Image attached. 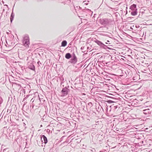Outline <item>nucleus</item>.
Segmentation results:
<instances>
[{
    "label": "nucleus",
    "instance_id": "obj_1",
    "mask_svg": "<svg viewBox=\"0 0 152 152\" xmlns=\"http://www.w3.org/2000/svg\"><path fill=\"white\" fill-rule=\"evenodd\" d=\"M23 43L26 48L29 47L30 42L28 36L27 34L25 35L23 39Z\"/></svg>",
    "mask_w": 152,
    "mask_h": 152
},
{
    "label": "nucleus",
    "instance_id": "obj_2",
    "mask_svg": "<svg viewBox=\"0 0 152 152\" xmlns=\"http://www.w3.org/2000/svg\"><path fill=\"white\" fill-rule=\"evenodd\" d=\"M131 10L130 11L131 14L133 16H135L137 14V9L136 8V5L133 4L130 7Z\"/></svg>",
    "mask_w": 152,
    "mask_h": 152
},
{
    "label": "nucleus",
    "instance_id": "obj_3",
    "mask_svg": "<svg viewBox=\"0 0 152 152\" xmlns=\"http://www.w3.org/2000/svg\"><path fill=\"white\" fill-rule=\"evenodd\" d=\"M95 42L98 45L100 46L101 48H102L105 49H107V48H108L109 49H110V48H108L107 46L103 44L102 42L100 41L96 40L95 41Z\"/></svg>",
    "mask_w": 152,
    "mask_h": 152
},
{
    "label": "nucleus",
    "instance_id": "obj_4",
    "mask_svg": "<svg viewBox=\"0 0 152 152\" xmlns=\"http://www.w3.org/2000/svg\"><path fill=\"white\" fill-rule=\"evenodd\" d=\"M103 24L108 25H111L112 24L113 21L112 19L108 18H105L103 19Z\"/></svg>",
    "mask_w": 152,
    "mask_h": 152
},
{
    "label": "nucleus",
    "instance_id": "obj_5",
    "mask_svg": "<svg viewBox=\"0 0 152 152\" xmlns=\"http://www.w3.org/2000/svg\"><path fill=\"white\" fill-rule=\"evenodd\" d=\"M69 90L66 87L62 88L61 92L62 93L61 96H66L68 93L69 91Z\"/></svg>",
    "mask_w": 152,
    "mask_h": 152
},
{
    "label": "nucleus",
    "instance_id": "obj_6",
    "mask_svg": "<svg viewBox=\"0 0 152 152\" xmlns=\"http://www.w3.org/2000/svg\"><path fill=\"white\" fill-rule=\"evenodd\" d=\"M41 140L43 143H44L45 144L48 142V140L47 137L44 135H42L41 137Z\"/></svg>",
    "mask_w": 152,
    "mask_h": 152
},
{
    "label": "nucleus",
    "instance_id": "obj_7",
    "mask_svg": "<svg viewBox=\"0 0 152 152\" xmlns=\"http://www.w3.org/2000/svg\"><path fill=\"white\" fill-rule=\"evenodd\" d=\"M77 62V58H72L70 61H68L69 64H75Z\"/></svg>",
    "mask_w": 152,
    "mask_h": 152
},
{
    "label": "nucleus",
    "instance_id": "obj_8",
    "mask_svg": "<svg viewBox=\"0 0 152 152\" xmlns=\"http://www.w3.org/2000/svg\"><path fill=\"white\" fill-rule=\"evenodd\" d=\"M143 113L145 115H148L150 114L151 113V111L149 109L144 110H143Z\"/></svg>",
    "mask_w": 152,
    "mask_h": 152
},
{
    "label": "nucleus",
    "instance_id": "obj_9",
    "mask_svg": "<svg viewBox=\"0 0 152 152\" xmlns=\"http://www.w3.org/2000/svg\"><path fill=\"white\" fill-rule=\"evenodd\" d=\"M13 8L12 9V12L11 14V15L10 16V22L11 23L13 19V18H14L15 15L13 13Z\"/></svg>",
    "mask_w": 152,
    "mask_h": 152
},
{
    "label": "nucleus",
    "instance_id": "obj_10",
    "mask_svg": "<svg viewBox=\"0 0 152 152\" xmlns=\"http://www.w3.org/2000/svg\"><path fill=\"white\" fill-rule=\"evenodd\" d=\"M65 57L67 59H69L72 57V55L69 53H67L65 55Z\"/></svg>",
    "mask_w": 152,
    "mask_h": 152
},
{
    "label": "nucleus",
    "instance_id": "obj_11",
    "mask_svg": "<svg viewBox=\"0 0 152 152\" xmlns=\"http://www.w3.org/2000/svg\"><path fill=\"white\" fill-rule=\"evenodd\" d=\"M67 44V42L66 40H64L62 42L61 46L62 47H65L66 45Z\"/></svg>",
    "mask_w": 152,
    "mask_h": 152
},
{
    "label": "nucleus",
    "instance_id": "obj_12",
    "mask_svg": "<svg viewBox=\"0 0 152 152\" xmlns=\"http://www.w3.org/2000/svg\"><path fill=\"white\" fill-rule=\"evenodd\" d=\"M83 12H90V14H89L90 15H91L90 14L91 13V10H89V9H84L83 10Z\"/></svg>",
    "mask_w": 152,
    "mask_h": 152
},
{
    "label": "nucleus",
    "instance_id": "obj_13",
    "mask_svg": "<svg viewBox=\"0 0 152 152\" xmlns=\"http://www.w3.org/2000/svg\"><path fill=\"white\" fill-rule=\"evenodd\" d=\"M109 107H110L111 108H113V109L114 110H115L117 108V106H114L113 105H111Z\"/></svg>",
    "mask_w": 152,
    "mask_h": 152
},
{
    "label": "nucleus",
    "instance_id": "obj_14",
    "mask_svg": "<svg viewBox=\"0 0 152 152\" xmlns=\"http://www.w3.org/2000/svg\"><path fill=\"white\" fill-rule=\"evenodd\" d=\"M29 68L32 70H34L35 69V67L33 64H32L29 66Z\"/></svg>",
    "mask_w": 152,
    "mask_h": 152
},
{
    "label": "nucleus",
    "instance_id": "obj_15",
    "mask_svg": "<svg viewBox=\"0 0 152 152\" xmlns=\"http://www.w3.org/2000/svg\"><path fill=\"white\" fill-rule=\"evenodd\" d=\"M30 96V95H27L23 99V102H24V103H27V101H26V99H27L28 97L29 96Z\"/></svg>",
    "mask_w": 152,
    "mask_h": 152
},
{
    "label": "nucleus",
    "instance_id": "obj_16",
    "mask_svg": "<svg viewBox=\"0 0 152 152\" xmlns=\"http://www.w3.org/2000/svg\"><path fill=\"white\" fill-rule=\"evenodd\" d=\"M3 152H9V149L8 148H6L4 149L3 151Z\"/></svg>",
    "mask_w": 152,
    "mask_h": 152
},
{
    "label": "nucleus",
    "instance_id": "obj_17",
    "mask_svg": "<svg viewBox=\"0 0 152 152\" xmlns=\"http://www.w3.org/2000/svg\"><path fill=\"white\" fill-rule=\"evenodd\" d=\"M72 58H77L76 56H75V54L74 53H73L72 54Z\"/></svg>",
    "mask_w": 152,
    "mask_h": 152
},
{
    "label": "nucleus",
    "instance_id": "obj_18",
    "mask_svg": "<svg viewBox=\"0 0 152 152\" xmlns=\"http://www.w3.org/2000/svg\"><path fill=\"white\" fill-rule=\"evenodd\" d=\"M74 8L75 10H77L78 9L80 8L79 6L74 7Z\"/></svg>",
    "mask_w": 152,
    "mask_h": 152
},
{
    "label": "nucleus",
    "instance_id": "obj_19",
    "mask_svg": "<svg viewBox=\"0 0 152 152\" xmlns=\"http://www.w3.org/2000/svg\"><path fill=\"white\" fill-rule=\"evenodd\" d=\"M104 107L106 108V110L107 111V110H108V108H107L108 106H107V105L106 103H104Z\"/></svg>",
    "mask_w": 152,
    "mask_h": 152
},
{
    "label": "nucleus",
    "instance_id": "obj_20",
    "mask_svg": "<svg viewBox=\"0 0 152 152\" xmlns=\"http://www.w3.org/2000/svg\"><path fill=\"white\" fill-rule=\"evenodd\" d=\"M85 48V46H82L81 48V49L82 50V52H85V51H83L84 50V49Z\"/></svg>",
    "mask_w": 152,
    "mask_h": 152
},
{
    "label": "nucleus",
    "instance_id": "obj_21",
    "mask_svg": "<svg viewBox=\"0 0 152 152\" xmlns=\"http://www.w3.org/2000/svg\"><path fill=\"white\" fill-rule=\"evenodd\" d=\"M37 64L39 66H40V64H42L39 61L37 62Z\"/></svg>",
    "mask_w": 152,
    "mask_h": 152
},
{
    "label": "nucleus",
    "instance_id": "obj_22",
    "mask_svg": "<svg viewBox=\"0 0 152 152\" xmlns=\"http://www.w3.org/2000/svg\"><path fill=\"white\" fill-rule=\"evenodd\" d=\"M26 107H27V108L26 110L27 111H28V110H29V106H28V107L27 106H26Z\"/></svg>",
    "mask_w": 152,
    "mask_h": 152
},
{
    "label": "nucleus",
    "instance_id": "obj_23",
    "mask_svg": "<svg viewBox=\"0 0 152 152\" xmlns=\"http://www.w3.org/2000/svg\"><path fill=\"white\" fill-rule=\"evenodd\" d=\"M108 101L110 102L111 103H112L113 102L111 100H108Z\"/></svg>",
    "mask_w": 152,
    "mask_h": 152
},
{
    "label": "nucleus",
    "instance_id": "obj_24",
    "mask_svg": "<svg viewBox=\"0 0 152 152\" xmlns=\"http://www.w3.org/2000/svg\"><path fill=\"white\" fill-rule=\"evenodd\" d=\"M34 99H33V98H32L31 100V102H33L34 101Z\"/></svg>",
    "mask_w": 152,
    "mask_h": 152
},
{
    "label": "nucleus",
    "instance_id": "obj_25",
    "mask_svg": "<svg viewBox=\"0 0 152 152\" xmlns=\"http://www.w3.org/2000/svg\"><path fill=\"white\" fill-rule=\"evenodd\" d=\"M1 2L3 4H4V1H2Z\"/></svg>",
    "mask_w": 152,
    "mask_h": 152
},
{
    "label": "nucleus",
    "instance_id": "obj_26",
    "mask_svg": "<svg viewBox=\"0 0 152 152\" xmlns=\"http://www.w3.org/2000/svg\"><path fill=\"white\" fill-rule=\"evenodd\" d=\"M4 6H7V7H8V6L7 5H6V4H5L4 5Z\"/></svg>",
    "mask_w": 152,
    "mask_h": 152
},
{
    "label": "nucleus",
    "instance_id": "obj_27",
    "mask_svg": "<svg viewBox=\"0 0 152 152\" xmlns=\"http://www.w3.org/2000/svg\"><path fill=\"white\" fill-rule=\"evenodd\" d=\"M62 3H63L64 4H65V2H63Z\"/></svg>",
    "mask_w": 152,
    "mask_h": 152
},
{
    "label": "nucleus",
    "instance_id": "obj_28",
    "mask_svg": "<svg viewBox=\"0 0 152 152\" xmlns=\"http://www.w3.org/2000/svg\"><path fill=\"white\" fill-rule=\"evenodd\" d=\"M38 1H43V0H37Z\"/></svg>",
    "mask_w": 152,
    "mask_h": 152
},
{
    "label": "nucleus",
    "instance_id": "obj_29",
    "mask_svg": "<svg viewBox=\"0 0 152 152\" xmlns=\"http://www.w3.org/2000/svg\"><path fill=\"white\" fill-rule=\"evenodd\" d=\"M139 27V26H136V27L137 28L138 27Z\"/></svg>",
    "mask_w": 152,
    "mask_h": 152
},
{
    "label": "nucleus",
    "instance_id": "obj_30",
    "mask_svg": "<svg viewBox=\"0 0 152 152\" xmlns=\"http://www.w3.org/2000/svg\"><path fill=\"white\" fill-rule=\"evenodd\" d=\"M68 1H69V2H70L71 1L70 0H68Z\"/></svg>",
    "mask_w": 152,
    "mask_h": 152
},
{
    "label": "nucleus",
    "instance_id": "obj_31",
    "mask_svg": "<svg viewBox=\"0 0 152 152\" xmlns=\"http://www.w3.org/2000/svg\"><path fill=\"white\" fill-rule=\"evenodd\" d=\"M63 83V82H61V84H62V83Z\"/></svg>",
    "mask_w": 152,
    "mask_h": 152
},
{
    "label": "nucleus",
    "instance_id": "obj_32",
    "mask_svg": "<svg viewBox=\"0 0 152 152\" xmlns=\"http://www.w3.org/2000/svg\"><path fill=\"white\" fill-rule=\"evenodd\" d=\"M42 125H40V126H41V127H42Z\"/></svg>",
    "mask_w": 152,
    "mask_h": 152
},
{
    "label": "nucleus",
    "instance_id": "obj_33",
    "mask_svg": "<svg viewBox=\"0 0 152 152\" xmlns=\"http://www.w3.org/2000/svg\"><path fill=\"white\" fill-rule=\"evenodd\" d=\"M143 141H142V143H143Z\"/></svg>",
    "mask_w": 152,
    "mask_h": 152
},
{
    "label": "nucleus",
    "instance_id": "obj_34",
    "mask_svg": "<svg viewBox=\"0 0 152 152\" xmlns=\"http://www.w3.org/2000/svg\"><path fill=\"white\" fill-rule=\"evenodd\" d=\"M107 41V42H109V41Z\"/></svg>",
    "mask_w": 152,
    "mask_h": 152
},
{
    "label": "nucleus",
    "instance_id": "obj_35",
    "mask_svg": "<svg viewBox=\"0 0 152 152\" xmlns=\"http://www.w3.org/2000/svg\"><path fill=\"white\" fill-rule=\"evenodd\" d=\"M106 43L107 44V42H106Z\"/></svg>",
    "mask_w": 152,
    "mask_h": 152
},
{
    "label": "nucleus",
    "instance_id": "obj_36",
    "mask_svg": "<svg viewBox=\"0 0 152 152\" xmlns=\"http://www.w3.org/2000/svg\"><path fill=\"white\" fill-rule=\"evenodd\" d=\"M34 107V106H33L32 107L33 108Z\"/></svg>",
    "mask_w": 152,
    "mask_h": 152
},
{
    "label": "nucleus",
    "instance_id": "obj_37",
    "mask_svg": "<svg viewBox=\"0 0 152 152\" xmlns=\"http://www.w3.org/2000/svg\"><path fill=\"white\" fill-rule=\"evenodd\" d=\"M15 152H16L15 151Z\"/></svg>",
    "mask_w": 152,
    "mask_h": 152
}]
</instances>
